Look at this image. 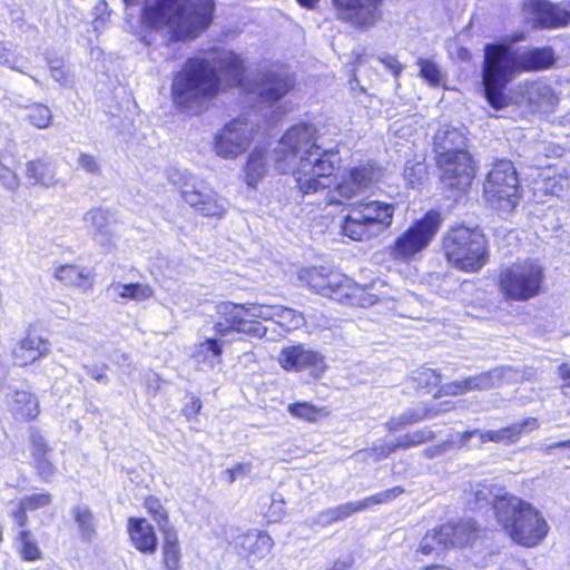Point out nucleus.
Masks as SVG:
<instances>
[{
  "label": "nucleus",
  "mask_w": 570,
  "mask_h": 570,
  "mask_svg": "<svg viewBox=\"0 0 570 570\" xmlns=\"http://www.w3.org/2000/svg\"><path fill=\"white\" fill-rule=\"evenodd\" d=\"M442 249L449 264L469 273L480 271L488 262L487 240L478 228L459 225L443 236Z\"/></svg>",
  "instance_id": "7"
},
{
  "label": "nucleus",
  "mask_w": 570,
  "mask_h": 570,
  "mask_svg": "<svg viewBox=\"0 0 570 570\" xmlns=\"http://www.w3.org/2000/svg\"><path fill=\"white\" fill-rule=\"evenodd\" d=\"M301 279L315 293L340 303L367 307L381 299V296L374 293L375 283L361 286L346 275L326 267L305 269L301 273Z\"/></svg>",
  "instance_id": "6"
},
{
  "label": "nucleus",
  "mask_w": 570,
  "mask_h": 570,
  "mask_svg": "<svg viewBox=\"0 0 570 570\" xmlns=\"http://www.w3.org/2000/svg\"><path fill=\"white\" fill-rule=\"evenodd\" d=\"M129 533L134 546L139 551L153 553L156 550L157 538L146 519H130Z\"/></svg>",
  "instance_id": "32"
},
{
  "label": "nucleus",
  "mask_w": 570,
  "mask_h": 570,
  "mask_svg": "<svg viewBox=\"0 0 570 570\" xmlns=\"http://www.w3.org/2000/svg\"><path fill=\"white\" fill-rule=\"evenodd\" d=\"M50 352L48 340L35 333H28L19 340L11 351L12 362L17 366H27L35 363Z\"/></svg>",
  "instance_id": "23"
},
{
  "label": "nucleus",
  "mask_w": 570,
  "mask_h": 570,
  "mask_svg": "<svg viewBox=\"0 0 570 570\" xmlns=\"http://www.w3.org/2000/svg\"><path fill=\"white\" fill-rule=\"evenodd\" d=\"M397 449L396 441L395 442H386V441H377L373 448L368 451H361L357 454H368L374 456L375 461L387 458L391 453L395 452Z\"/></svg>",
  "instance_id": "54"
},
{
  "label": "nucleus",
  "mask_w": 570,
  "mask_h": 570,
  "mask_svg": "<svg viewBox=\"0 0 570 570\" xmlns=\"http://www.w3.org/2000/svg\"><path fill=\"white\" fill-rule=\"evenodd\" d=\"M16 163L13 155L9 150L0 154V184L8 191L16 193L20 186V179L11 168Z\"/></svg>",
  "instance_id": "40"
},
{
  "label": "nucleus",
  "mask_w": 570,
  "mask_h": 570,
  "mask_svg": "<svg viewBox=\"0 0 570 570\" xmlns=\"http://www.w3.org/2000/svg\"><path fill=\"white\" fill-rule=\"evenodd\" d=\"M326 511L333 524L334 522L347 519L360 510L356 502H347L334 508H328Z\"/></svg>",
  "instance_id": "52"
},
{
  "label": "nucleus",
  "mask_w": 570,
  "mask_h": 570,
  "mask_svg": "<svg viewBox=\"0 0 570 570\" xmlns=\"http://www.w3.org/2000/svg\"><path fill=\"white\" fill-rule=\"evenodd\" d=\"M21 502L28 511H35L48 507L51 503V494L48 492L33 493L31 495L23 497Z\"/></svg>",
  "instance_id": "55"
},
{
  "label": "nucleus",
  "mask_w": 570,
  "mask_h": 570,
  "mask_svg": "<svg viewBox=\"0 0 570 570\" xmlns=\"http://www.w3.org/2000/svg\"><path fill=\"white\" fill-rule=\"evenodd\" d=\"M484 197L491 207L511 212L519 200V178L510 160L497 161L487 176Z\"/></svg>",
  "instance_id": "10"
},
{
  "label": "nucleus",
  "mask_w": 570,
  "mask_h": 570,
  "mask_svg": "<svg viewBox=\"0 0 570 570\" xmlns=\"http://www.w3.org/2000/svg\"><path fill=\"white\" fill-rule=\"evenodd\" d=\"M200 409H202L200 399L191 397L190 401L185 404L183 412L188 419H191V417L196 416V414L200 411Z\"/></svg>",
  "instance_id": "63"
},
{
  "label": "nucleus",
  "mask_w": 570,
  "mask_h": 570,
  "mask_svg": "<svg viewBox=\"0 0 570 570\" xmlns=\"http://www.w3.org/2000/svg\"><path fill=\"white\" fill-rule=\"evenodd\" d=\"M434 151L436 156L468 153L466 138L462 130L451 126L441 125L434 135Z\"/></svg>",
  "instance_id": "25"
},
{
  "label": "nucleus",
  "mask_w": 570,
  "mask_h": 570,
  "mask_svg": "<svg viewBox=\"0 0 570 570\" xmlns=\"http://www.w3.org/2000/svg\"><path fill=\"white\" fill-rule=\"evenodd\" d=\"M441 223L442 218L439 212H428L395 239L391 255L395 259L402 261L413 258L430 245L440 229Z\"/></svg>",
  "instance_id": "13"
},
{
  "label": "nucleus",
  "mask_w": 570,
  "mask_h": 570,
  "mask_svg": "<svg viewBox=\"0 0 570 570\" xmlns=\"http://www.w3.org/2000/svg\"><path fill=\"white\" fill-rule=\"evenodd\" d=\"M31 455L33 459L49 455L51 449L47 445L43 436L35 431L31 433Z\"/></svg>",
  "instance_id": "57"
},
{
  "label": "nucleus",
  "mask_w": 570,
  "mask_h": 570,
  "mask_svg": "<svg viewBox=\"0 0 570 570\" xmlns=\"http://www.w3.org/2000/svg\"><path fill=\"white\" fill-rule=\"evenodd\" d=\"M26 176L32 185L49 188L57 184L55 166L42 159L28 161L26 164Z\"/></svg>",
  "instance_id": "35"
},
{
  "label": "nucleus",
  "mask_w": 570,
  "mask_h": 570,
  "mask_svg": "<svg viewBox=\"0 0 570 570\" xmlns=\"http://www.w3.org/2000/svg\"><path fill=\"white\" fill-rule=\"evenodd\" d=\"M168 177L173 184L179 186L184 200L200 215L220 217L226 212V199L195 176L175 170Z\"/></svg>",
  "instance_id": "12"
},
{
  "label": "nucleus",
  "mask_w": 570,
  "mask_h": 570,
  "mask_svg": "<svg viewBox=\"0 0 570 570\" xmlns=\"http://www.w3.org/2000/svg\"><path fill=\"white\" fill-rule=\"evenodd\" d=\"M538 428L537 420L534 417L524 419L520 423H514L512 425L505 426L495 431H481V430H472L465 431L461 434H458V441H452V443H458L459 446H463L468 444V442L478 436L480 443L487 442H501V441H517L524 429L534 430Z\"/></svg>",
  "instance_id": "20"
},
{
  "label": "nucleus",
  "mask_w": 570,
  "mask_h": 570,
  "mask_svg": "<svg viewBox=\"0 0 570 570\" xmlns=\"http://www.w3.org/2000/svg\"><path fill=\"white\" fill-rule=\"evenodd\" d=\"M78 166L91 175H100L101 166L99 159L91 154L80 153L77 159Z\"/></svg>",
  "instance_id": "56"
},
{
  "label": "nucleus",
  "mask_w": 570,
  "mask_h": 570,
  "mask_svg": "<svg viewBox=\"0 0 570 570\" xmlns=\"http://www.w3.org/2000/svg\"><path fill=\"white\" fill-rule=\"evenodd\" d=\"M27 511L28 510L24 504L21 502V500H19L16 503V508L10 512V517L14 520L19 528H24L28 523Z\"/></svg>",
  "instance_id": "60"
},
{
  "label": "nucleus",
  "mask_w": 570,
  "mask_h": 570,
  "mask_svg": "<svg viewBox=\"0 0 570 570\" xmlns=\"http://www.w3.org/2000/svg\"><path fill=\"white\" fill-rule=\"evenodd\" d=\"M267 153L262 148H255L248 156L244 167L245 183L248 187L255 188L258 181L267 173Z\"/></svg>",
  "instance_id": "36"
},
{
  "label": "nucleus",
  "mask_w": 570,
  "mask_h": 570,
  "mask_svg": "<svg viewBox=\"0 0 570 570\" xmlns=\"http://www.w3.org/2000/svg\"><path fill=\"white\" fill-rule=\"evenodd\" d=\"M35 460V466L37 469L38 475L43 481H49L56 473V468L49 460V455L42 456V458H36Z\"/></svg>",
  "instance_id": "58"
},
{
  "label": "nucleus",
  "mask_w": 570,
  "mask_h": 570,
  "mask_svg": "<svg viewBox=\"0 0 570 570\" xmlns=\"http://www.w3.org/2000/svg\"><path fill=\"white\" fill-rule=\"evenodd\" d=\"M126 6L142 2L141 27L160 37L161 45L197 37L212 22L213 0H124Z\"/></svg>",
  "instance_id": "4"
},
{
  "label": "nucleus",
  "mask_w": 570,
  "mask_h": 570,
  "mask_svg": "<svg viewBox=\"0 0 570 570\" xmlns=\"http://www.w3.org/2000/svg\"><path fill=\"white\" fill-rule=\"evenodd\" d=\"M218 71L233 86L242 85L244 65L242 58L235 52L216 50L209 57L188 58L173 78L174 105L189 114L202 112L207 101L219 91Z\"/></svg>",
  "instance_id": "2"
},
{
  "label": "nucleus",
  "mask_w": 570,
  "mask_h": 570,
  "mask_svg": "<svg viewBox=\"0 0 570 570\" xmlns=\"http://www.w3.org/2000/svg\"><path fill=\"white\" fill-rule=\"evenodd\" d=\"M83 370H86L87 374H89L95 381L100 383H107L108 376L106 374V365H82Z\"/></svg>",
  "instance_id": "61"
},
{
  "label": "nucleus",
  "mask_w": 570,
  "mask_h": 570,
  "mask_svg": "<svg viewBox=\"0 0 570 570\" xmlns=\"http://www.w3.org/2000/svg\"><path fill=\"white\" fill-rule=\"evenodd\" d=\"M380 177V169L372 165L354 167L342 177V180L336 186L330 202L343 203V200H348L360 193L370 189L372 185L379 181Z\"/></svg>",
  "instance_id": "17"
},
{
  "label": "nucleus",
  "mask_w": 570,
  "mask_h": 570,
  "mask_svg": "<svg viewBox=\"0 0 570 570\" xmlns=\"http://www.w3.org/2000/svg\"><path fill=\"white\" fill-rule=\"evenodd\" d=\"M440 538V528L428 532L420 542L419 551L425 556L440 553L448 548L445 547V542L441 541Z\"/></svg>",
  "instance_id": "48"
},
{
  "label": "nucleus",
  "mask_w": 570,
  "mask_h": 570,
  "mask_svg": "<svg viewBox=\"0 0 570 570\" xmlns=\"http://www.w3.org/2000/svg\"><path fill=\"white\" fill-rule=\"evenodd\" d=\"M521 97L517 100L520 105H528L531 108H539L543 105H551L553 92L550 86L543 82H525L519 86Z\"/></svg>",
  "instance_id": "33"
},
{
  "label": "nucleus",
  "mask_w": 570,
  "mask_h": 570,
  "mask_svg": "<svg viewBox=\"0 0 570 570\" xmlns=\"http://www.w3.org/2000/svg\"><path fill=\"white\" fill-rule=\"evenodd\" d=\"M524 39V32H517L507 37L504 41L488 43L484 47L482 87L485 100L495 110L509 105L510 98L505 90L518 73L544 69L554 62L553 50L548 47L523 52L513 49V43Z\"/></svg>",
  "instance_id": "3"
},
{
  "label": "nucleus",
  "mask_w": 570,
  "mask_h": 570,
  "mask_svg": "<svg viewBox=\"0 0 570 570\" xmlns=\"http://www.w3.org/2000/svg\"><path fill=\"white\" fill-rule=\"evenodd\" d=\"M8 409L16 420L29 421L39 413L37 397L29 391L16 390L7 401Z\"/></svg>",
  "instance_id": "29"
},
{
  "label": "nucleus",
  "mask_w": 570,
  "mask_h": 570,
  "mask_svg": "<svg viewBox=\"0 0 570 570\" xmlns=\"http://www.w3.org/2000/svg\"><path fill=\"white\" fill-rule=\"evenodd\" d=\"M394 205L380 200L352 204L342 225L343 234L354 240H365L386 230L393 222Z\"/></svg>",
  "instance_id": "8"
},
{
  "label": "nucleus",
  "mask_w": 570,
  "mask_h": 570,
  "mask_svg": "<svg viewBox=\"0 0 570 570\" xmlns=\"http://www.w3.org/2000/svg\"><path fill=\"white\" fill-rule=\"evenodd\" d=\"M436 165L441 171L440 179L444 188L463 191L470 187L474 173L469 153L436 156Z\"/></svg>",
  "instance_id": "15"
},
{
  "label": "nucleus",
  "mask_w": 570,
  "mask_h": 570,
  "mask_svg": "<svg viewBox=\"0 0 570 570\" xmlns=\"http://www.w3.org/2000/svg\"><path fill=\"white\" fill-rule=\"evenodd\" d=\"M306 522L311 529L325 528L332 524L326 509L318 512L316 515L312 517Z\"/></svg>",
  "instance_id": "62"
},
{
  "label": "nucleus",
  "mask_w": 570,
  "mask_h": 570,
  "mask_svg": "<svg viewBox=\"0 0 570 570\" xmlns=\"http://www.w3.org/2000/svg\"><path fill=\"white\" fill-rule=\"evenodd\" d=\"M335 14L356 29H368L382 18V0H332Z\"/></svg>",
  "instance_id": "14"
},
{
  "label": "nucleus",
  "mask_w": 570,
  "mask_h": 570,
  "mask_svg": "<svg viewBox=\"0 0 570 570\" xmlns=\"http://www.w3.org/2000/svg\"><path fill=\"white\" fill-rule=\"evenodd\" d=\"M19 550L24 560L35 561L40 559L41 552L37 543L32 540L31 533L21 530L18 535Z\"/></svg>",
  "instance_id": "47"
},
{
  "label": "nucleus",
  "mask_w": 570,
  "mask_h": 570,
  "mask_svg": "<svg viewBox=\"0 0 570 570\" xmlns=\"http://www.w3.org/2000/svg\"><path fill=\"white\" fill-rule=\"evenodd\" d=\"M412 381L416 383L419 389L432 392L441 382V375L432 368L423 367L412 374Z\"/></svg>",
  "instance_id": "44"
},
{
  "label": "nucleus",
  "mask_w": 570,
  "mask_h": 570,
  "mask_svg": "<svg viewBox=\"0 0 570 570\" xmlns=\"http://www.w3.org/2000/svg\"><path fill=\"white\" fill-rule=\"evenodd\" d=\"M75 522L82 540L90 541L96 534V521L91 511L85 505H77L72 509Z\"/></svg>",
  "instance_id": "41"
},
{
  "label": "nucleus",
  "mask_w": 570,
  "mask_h": 570,
  "mask_svg": "<svg viewBox=\"0 0 570 570\" xmlns=\"http://www.w3.org/2000/svg\"><path fill=\"white\" fill-rule=\"evenodd\" d=\"M163 544V564L166 570H179L180 567V547L176 532L166 530Z\"/></svg>",
  "instance_id": "39"
},
{
  "label": "nucleus",
  "mask_w": 570,
  "mask_h": 570,
  "mask_svg": "<svg viewBox=\"0 0 570 570\" xmlns=\"http://www.w3.org/2000/svg\"><path fill=\"white\" fill-rule=\"evenodd\" d=\"M83 222L92 240L106 253H111L116 247L112 214L107 209L94 208L85 214Z\"/></svg>",
  "instance_id": "19"
},
{
  "label": "nucleus",
  "mask_w": 570,
  "mask_h": 570,
  "mask_svg": "<svg viewBox=\"0 0 570 570\" xmlns=\"http://www.w3.org/2000/svg\"><path fill=\"white\" fill-rule=\"evenodd\" d=\"M524 10L532 16L538 28H559L570 20L568 11L546 0H525Z\"/></svg>",
  "instance_id": "21"
},
{
  "label": "nucleus",
  "mask_w": 570,
  "mask_h": 570,
  "mask_svg": "<svg viewBox=\"0 0 570 570\" xmlns=\"http://www.w3.org/2000/svg\"><path fill=\"white\" fill-rule=\"evenodd\" d=\"M278 360L284 370L307 371L313 377H320L326 370L324 356L304 345L284 347Z\"/></svg>",
  "instance_id": "18"
},
{
  "label": "nucleus",
  "mask_w": 570,
  "mask_h": 570,
  "mask_svg": "<svg viewBox=\"0 0 570 570\" xmlns=\"http://www.w3.org/2000/svg\"><path fill=\"white\" fill-rule=\"evenodd\" d=\"M544 278V268L540 263L524 259L502 268L498 285L505 299L527 302L541 294Z\"/></svg>",
  "instance_id": "9"
},
{
  "label": "nucleus",
  "mask_w": 570,
  "mask_h": 570,
  "mask_svg": "<svg viewBox=\"0 0 570 570\" xmlns=\"http://www.w3.org/2000/svg\"><path fill=\"white\" fill-rule=\"evenodd\" d=\"M288 413L297 419H302L308 422H314L320 415V410L308 402H298L288 404Z\"/></svg>",
  "instance_id": "50"
},
{
  "label": "nucleus",
  "mask_w": 570,
  "mask_h": 570,
  "mask_svg": "<svg viewBox=\"0 0 570 570\" xmlns=\"http://www.w3.org/2000/svg\"><path fill=\"white\" fill-rule=\"evenodd\" d=\"M222 345L216 338H206L194 346L193 358L204 367L214 368L220 362Z\"/></svg>",
  "instance_id": "37"
},
{
  "label": "nucleus",
  "mask_w": 570,
  "mask_h": 570,
  "mask_svg": "<svg viewBox=\"0 0 570 570\" xmlns=\"http://www.w3.org/2000/svg\"><path fill=\"white\" fill-rule=\"evenodd\" d=\"M381 62L385 65V67L393 72L395 77H397L402 71L401 63L396 60V58L386 56L381 59Z\"/></svg>",
  "instance_id": "64"
},
{
  "label": "nucleus",
  "mask_w": 570,
  "mask_h": 570,
  "mask_svg": "<svg viewBox=\"0 0 570 570\" xmlns=\"http://www.w3.org/2000/svg\"><path fill=\"white\" fill-rule=\"evenodd\" d=\"M497 520L514 542L528 548L535 547L549 531L542 514L515 495L498 502Z\"/></svg>",
  "instance_id": "5"
},
{
  "label": "nucleus",
  "mask_w": 570,
  "mask_h": 570,
  "mask_svg": "<svg viewBox=\"0 0 570 570\" xmlns=\"http://www.w3.org/2000/svg\"><path fill=\"white\" fill-rule=\"evenodd\" d=\"M404 493V489L402 487H394L381 492L375 493L374 495L367 497L363 500L357 501V507L360 511L366 510L375 504H385L394 499H396L399 495Z\"/></svg>",
  "instance_id": "43"
},
{
  "label": "nucleus",
  "mask_w": 570,
  "mask_h": 570,
  "mask_svg": "<svg viewBox=\"0 0 570 570\" xmlns=\"http://www.w3.org/2000/svg\"><path fill=\"white\" fill-rule=\"evenodd\" d=\"M441 410H433L429 407H414V409H407L403 413H401L399 416L392 417L390 421L386 422V429L390 432H396L401 430L403 426L421 422L425 419H430L435 416ZM443 411H446L444 409Z\"/></svg>",
  "instance_id": "38"
},
{
  "label": "nucleus",
  "mask_w": 570,
  "mask_h": 570,
  "mask_svg": "<svg viewBox=\"0 0 570 570\" xmlns=\"http://www.w3.org/2000/svg\"><path fill=\"white\" fill-rule=\"evenodd\" d=\"M316 134L312 124L294 125L282 136L273 153L276 170L292 171L303 194L328 188L341 161L336 149H323L317 144Z\"/></svg>",
  "instance_id": "1"
},
{
  "label": "nucleus",
  "mask_w": 570,
  "mask_h": 570,
  "mask_svg": "<svg viewBox=\"0 0 570 570\" xmlns=\"http://www.w3.org/2000/svg\"><path fill=\"white\" fill-rule=\"evenodd\" d=\"M108 294L118 303L127 301L145 302L153 297L154 289L141 283L111 282L107 288Z\"/></svg>",
  "instance_id": "31"
},
{
  "label": "nucleus",
  "mask_w": 570,
  "mask_h": 570,
  "mask_svg": "<svg viewBox=\"0 0 570 570\" xmlns=\"http://www.w3.org/2000/svg\"><path fill=\"white\" fill-rule=\"evenodd\" d=\"M420 76L424 78L431 86H439L442 79L439 67L428 59H419Z\"/></svg>",
  "instance_id": "51"
},
{
  "label": "nucleus",
  "mask_w": 570,
  "mask_h": 570,
  "mask_svg": "<svg viewBox=\"0 0 570 570\" xmlns=\"http://www.w3.org/2000/svg\"><path fill=\"white\" fill-rule=\"evenodd\" d=\"M145 507L148 510L149 514L153 517V519L158 524L159 530L161 532L173 529L169 525L167 512L157 498H154V497L147 498L145 501Z\"/></svg>",
  "instance_id": "46"
},
{
  "label": "nucleus",
  "mask_w": 570,
  "mask_h": 570,
  "mask_svg": "<svg viewBox=\"0 0 570 570\" xmlns=\"http://www.w3.org/2000/svg\"><path fill=\"white\" fill-rule=\"evenodd\" d=\"M475 529L470 521L458 524L445 523L440 527V540L445 542V547H462L469 543Z\"/></svg>",
  "instance_id": "34"
},
{
  "label": "nucleus",
  "mask_w": 570,
  "mask_h": 570,
  "mask_svg": "<svg viewBox=\"0 0 570 570\" xmlns=\"http://www.w3.org/2000/svg\"><path fill=\"white\" fill-rule=\"evenodd\" d=\"M293 87V81L284 69L271 70L256 85V94L267 102H276Z\"/></svg>",
  "instance_id": "24"
},
{
  "label": "nucleus",
  "mask_w": 570,
  "mask_h": 570,
  "mask_svg": "<svg viewBox=\"0 0 570 570\" xmlns=\"http://www.w3.org/2000/svg\"><path fill=\"white\" fill-rule=\"evenodd\" d=\"M28 119L37 128H47L51 122L52 114L47 106L36 104L29 108Z\"/></svg>",
  "instance_id": "49"
},
{
  "label": "nucleus",
  "mask_w": 570,
  "mask_h": 570,
  "mask_svg": "<svg viewBox=\"0 0 570 570\" xmlns=\"http://www.w3.org/2000/svg\"><path fill=\"white\" fill-rule=\"evenodd\" d=\"M0 65L23 72L19 65V57L14 55V50L10 43L0 41Z\"/></svg>",
  "instance_id": "53"
},
{
  "label": "nucleus",
  "mask_w": 570,
  "mask_h": 570,
  "mask_svg": "<svg viewBox=\"0 0 570 570\" xmlns=\"http://www.w3.org/2000/svg\"><path fill=\"white\" fill-rule=\"evenodd\" d=\"M49 69L51 72V77L60 82L63 86H67L71 82L69 77V71L65 69L62 61L60 60H50Z\"/></svg>",
  "instance_id": "59"
},
{
  "label": "nucleus",
  "mask_w": 570,
  "mask_h": 570,
  "mask_svg": "<svg viewBox=\"0 0 570 570\" xmlns=\"http://www.w3.org/2000/svg\"><path fill=\"white\" fill-rule=\"evenodd\" d=\"M434 438V433L428 429H421L417 431H413L401 435L396 440V446L400 450H406L412 446H417L426 441H430Z\"/></svg>",
  "instance_id": "45"
},
{
  "label": "nucleus",
  "mask_w": 570,
  "mask_h": 570,
  "mask_svg": "<svg viewBox=\"0 0 570 570\" xmlns=\"http://www.w3.org/2000/svg\"><path fill=\"white\" fill-rule=\"evenodd\" d=\"M259 304H235L220 302L216 305L217 321L214 323L216 335L224 337L232 332H243L253 336L263 337L267 328L255 320L259 318L257 311Z\"/></svg>",
  "instance_id": "11"
},
{
  "label": "nucleus",
  "mask_w": 570,
  "mask_h": 570,
  "mask_svg": "<svg viewBox=\"0 0 570 570\" xmlns=\"http://www.w3.org/2000/svg\"><path fill=\"white\" fill-rule=\"evenodd\" d=\"M53 276L65 285L77 287L82 292L89 291L95 283V275L91 269L73 264L57 266Z\"/></svg>",
  "instance_id": "28"
},
{
  "label": "nucleus",
  "mask_w": 570,
  "mask_h": 570,
  "mask_svg": "<svg viewBox=\"0 0 570 570\" xmlns=\"http://www.w3.org/2000/svg\"><path fill=\"white\" fill-rule=\"evenodd\" d=\"M257 315L262 320H272L286 331L301 327L305 323L302 313L282 305L259 304Z\"/></svg>",
  "instance_id": "27"
},
{
  "label": "nucleus",
  "mask_w": 570,
  "mask_h": 570,
  "mask_svg": "<svg viewBox=\"0 0 570 570\" xmlns=\"http://www.w3.org/2000/svg\"><path fill=\"white\" fill-rule=\"evenodd\" d=\"M511 497L512 494H509L504 489L499 488L493 483H479L471 489L468 503L472 509H482L492 504L494 513L497 514L498 502Z\"/></svg>",
  "instance_id": "30"
},
{
  "label": "nucleus",
  "mask_w": 570,
  "mask_h": 570,
  "mask_svg": "<svg viewBox=\"0 0 570 570\" xmlns=\"http://www.w3.org/2000/svg\"><path fill=\"white\" fill-rule=\"evenodd\" d=\"M403 176L407 185L411 186L412 188H415L416 186L422 185L423 181L426 179V165L424 164L423 160H409L405 163Z\"/></svg>",
  "instance_id": "42"
},
{
  "label": "nucleus",
  "mask_w": 570,
  "mask_h": 570,
  "mask_svg": "<svg viewBox=\"0 0 570 570\" xmlns=\"http://www.w3.org/2000/svg\"><path fill=\"white\" fill-rule=\"evenodd\" d=\"M235 544L238 554L248 563H256L271 553L274 541L267 532L252 530L238 535Z\"/></svg>",
  "instance_id": "22"
},
{
  "label": "nucleus",
  "mask_w": 570,
  "mask_h": 570,
  "mask_svg": "<svg viewBox=\"0 0 570 570\" xmlns=\"http://www.w3.org/2000/svg\"><path fill=\"white\" fill-rule=\"evenodd\" d=\"M250 142L252 130L247 122L234 119L215 135L214 151L218 157L235 159L248 149Z\"/></svg>",
  "instance_id": "16"
},
{
  "label": "nucleus",
  "mask_w": 570,
  "mask_h": 570,
  "mask_svg": "<svg viewBox=\"0 0 570 570\" xmlns=\"http://www.w3.org/2000/svg\"><path fill=\"white\" fill-rule=\"evenodd\" d=\"M499 380V372L497 370L490 371L487 373H481L476 376L464 379L462 381L444 384L441 386L439 392L444 395H460L468 391L493 387Z\"/></svg>",
  "instance_id": "26"
}]
</instances>
